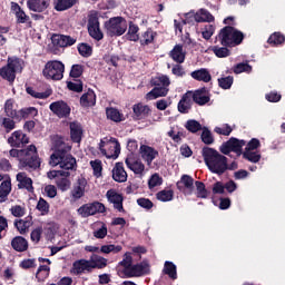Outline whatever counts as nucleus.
Listing matches in <instances>:
<instances>
[{
    "mask_svg": "<svg viewBox=\"0 0 285 285\" xmlns=\"http://www.w3.org/2000/svg\"><path fill=\"white\" fill-rule=\"evenodd\" d=\"M126 37L129 41H137L139 39V27L132 22L129 23V29Z\"/></svg>",
    "mask_w": 285,
    "mask_h": 285,
    "instance_id": "nucleus-43",
    "label": "nucleus"
},
{
    "mask_svg": "<svg viewBox=\"0 0 285 285\" xmlns=\"http://www.w3.org/2000/svg\"><path fill=\"white\" fill-rule=\"evenodd\" d=\"M119 266H122L124 271H127V268H130L132 265V256L130 253H125L122 261H120Z\"/></svg>",
    "mask_w": 285,
    "mask_h": 285,
    "instance_id": "nucleus-61",
    "label": "nucleus"
},
{
    "mask_svg": "<svg viewBox=\"0 0 285 285\" xmlns=\"http://www.w3.org/2000/svg\"><path fill=\"white\" fill-rule=\"evenodd\" d=\"M29 141L28 136L21 131H14L11 137L8 138V144H10L12 148H21V146H26Z\"/></svg>",
    "mask_w": 285,
    "mask_h": 285,
    "instance_id": "nucleus-22",
    "label": "nucleus"
},
{
    "mask_svg": "<svg viewBox=\"0 0 285 285\" xmlns=\"http://www.w3.org/2000/svg\"><path fill=\"white\" fill-rule=\"evenodd\" d=\"M50 0H28L27 7L31 12H43L48 10Z\"/></svg>",
    "mask_w": 285,
    "mask_h": 285,
    "instance_id": "nucleus-27",
    "label": "nucleus"
},
{
    "mask_svg": "<svg viewBox=\"0 0 285 285\" xmlns=\"http://www.w3.org/2000/svg\"><path fill=\"white\" fill-rule=\"evenodd\" d=\"M161 184H164V179L159 176V174L151 175L148 180L150 190H153V188H157V186H161Z\"/></svg>",
    "mask_w": 285,
    "mask_h": 285,
    "instance_id": "nucleus-57",
    "label": "nucleus"
},
{
    "mask_svg": "<svg viewBox=\"0 0 285 285\" xmlns=\"http://www.w3.org/2000/svg\"><path fill=\"white\" fill-rule=\"evenodd\" d=\"M122 249L124 247H121V245H102L100 247V253H104L105 255H110V253H114L116 255L117 253H121Z\"/></svg>",
    "mask_w": 285,
    "mask_h": 285,
    "instance_id": "nucleus-45",
    "label": "nucleus"
},
{
    "mask_svg": "<svg viewBox=\"0 0 285 285\" xmlns=\"http://www.w3.org/2000/svg\"><path fill=\"white\" fill-rule=\"evenodd\" d=\"M88 32L89 36L96 41H101L104 39V32L99 28V18L97 16H90L88 20Z\"/></svg>",
    "mask_w": 285,
    "mask_h": 285,
    "instance_id": "nucleus-15",
    "label": "nucleus"
},
{
    "mask_svg": "<svg viewBox=\"0 0 285 285\" xmlns=\"http://www.w3.org/2000/svg\"><path fill=\"white\" fill-rule=\"evenodd\" d=\"M86 186H88V181L86 180V178H78L76 185H73V188L70 193L73 202L81 199V197L86 195Z\"/></svg>",
    "mask_w": 285,
    "mask_h": 285,
    "instance_id": "nucleus-20",
    "label": "nucleus"
},
{
    "mask_svg": "<svg viewBox=\"0 0 285 285\" xmlns=\"http://www.w3.org/2000/svg\"><path fill=\"white\" fill-rule=\"evenodd\" d=\"M154 89H151L147 95V99L153 101V99H159V97H166L168 95V86H170V78L168 76H158L150 81Z\"/></svg>",
    "mask_w": 285,
    "mask_h": 285,
    "instance_id": "nucleus-5",
    "label": "nucleus"
},
{
    "mask_svg": "<svg viewBox=\"0 0 285 285\" xmlns=\"http://www.w3.org/2000/svg\"><path fill=\"white\" fill-rule=\"evenodd\" d=\"M139 150L140 157L146 161L147 166H150L159 157V151L148 145H141Z\"/></svg>",
    "mask_w": 285,
    "mask_h": 285,
    "instance_id": "nucleus-18",
    "label": "nucleus"
},
{
    "mask_svg": "<svg viewBox=\"0 0 285 285\" xmlns=\"http://www.w3.org/2000/svg\"><path fill=\"white\" fill-rule=\"evenodd\" d=\"M185 128L186 130H188V132H193V134L199 132V130H204V128L202 127V124H199V121L195 119L187 120Z\"/></svg>",
    "mask_w": 285,
    "mask_h": 285,
    "instance_id": "nucleus-44",
    "label": "nucleus"
},
{
    "mask_svg": "<svg viewBox=\"0 0 285 285\" xmlns=\"http://www.w3.org/2000/svg\"><path fill=\"white\" fill-rule=\"evenodd\" d=\"M163 273H165V275H168L170 279H177V266L173 262H165Z\"/></svg>",
    "mask_w": 285,
    "mask_h": 285,
    "instance_id": "nucleus-40",
    "label": "nucleus"
},
{
    "mask_svg": "<svg viewBox=\"0 0 285 285\" xmlns=\"http://www.w3.org/2000/svg\"><path fill=\"white\" fill-rule=\"evenodd\" d=\"M47 177L49 179H56V185L62 193H66V190L70 189V171H63V170H51L47 173Z\"/></svg>",
    "mask_w": 285,
    "mask_h": 285,
    "instance_id": "nucleus-10",
    "label": "nucleus"
},
{
    "mask_svg": "<svg viewBox=\"0 0 285 285\" xmlns=\"http://www.w3.org/2000/svg\"><path fill=\"white\" fill-rule=\"evenodd\" d=\"M200 139L207 146H210L212 144H215V138H213V132H210L207 127L203 128Z\"/></svg>",
    "mask_w": 285,
    "mask_h": 285,
    "instance_id": "nucleus-53",
    "label": "nucleus"
},
{
    "mask_svg": "<svg viewBox=\"0 0 285 285\" xmlns=\"http://www.w3.org/2000/svg\"><path fill=\"white\" fill-rule=\"evenodd\" d=\"M204 161L214 175H224L228 170V158L210 147L203 148Z\"/></svg>",
    "mask_w": 285,
    "mask_h": 285,
    "instance_id": "nucleus-3",
    "label": "nucleus"
},
{
    "mask_svg": "<svg viewBox=\"0 0 285 285\" xmlns=\"http://www.w3.org/2000/svg\"><path fill=\"white\" fill-rule=\"evenodd\" d=\"M105 28L109 37H121L128 30V23L126 19L121 17H115L105 22Z\"/></svg>",
    "mask_w": 285,
    "mask_h": 285,
    "instance_id": "nucleus-9",
    "label": "nucleus"
},
{
    "mask_svg": "<svg viewBox=\"0 0 285 285\" xmlns=\"http://www.w3.org/2000/svg\"><path fill=\"white\" fill-rule=\"evenodd\" d=\"M235 75H242V72H253V67L248 62H240L234 66Z\"/></svg>",
    "mask_w": 285,
    "mask_h": 285,
    "instance_id": "nucleus-52",
    "label": "nucleus"
},
{
    "mask_svg": "<svg viewBox=\"0 0 285 285\" xmlns=\"http://www.w3.org/2000/svg\"><path fill=\"white\" fill-rule=\"evenodd\" d=\"M190 77L196 81H204V83H208L213 79V76H210V71L204 68L193 71L190 73Z\"/></svg>",
    "mask_w": 285,
    "mask_h": 285,
    "instance_id": "nucleus-32",
    "label": "nucleus"
},
{
    "mask_svg": "<svg viewBox=\"0 0 285 285\" xmlns=\"http://www.w3.org/2000/svg\"><path fill=\"white\" fill-rule=\"evenodd\" d=\"M97 104V95L92 89H89L86 94H83L80 98V106L83 108H88L90 106H95Z\"/></svg>",
    "mask_w": 285,
    "mask_h": 285,
    "instance_id": "nucleus-33",
    "label": "nucleus"
},
{
    "mask_svg": "<svg viewBox=\"0 0 285 285\" xmlns=\"http://www.w3.org/2000/svg\"><path fill=\"white\" fill-rule=\"evenodd\" d=\"M285 41V38L283 35L281 33H273L269 38H268V43H271L272 46H279Z\"/></svg>",
    "mask_w": 285,
    "mask_h": 285,
    "instance_id": "nucleus-60",
    "label": "nucleus"
},
{
    "mask_svg": "<svg viewBox=\"0 0 285 285\" xmlns=\"http://www.w3.org/2000/svg\"><path fill=\"white\" fill-rule=\"evenodd\" d=\"M90 166L94 170V175L95 177H101V170H102V167H101V160H91L90 161Z\"/></svg>",
    "mask_w": 285,
    "mask_h": 285,
    "instance_id": "nucleus-63",
    "label": "nucleus"
},
{
    "mask_svg": "<svg viewBox=\"0 0 285 285\" xmlns=\"http://www.w3.org/2000/svg\"><path fill=\"white\" fill-rule=\"evenodd\" d=\"M63 72H66V66L59 60L48 61L42 70L43 77L51 81H61Z\"/></svg>",
    "mask_w": 285,
    "mask_h": 285,
    "instance_id": "nucleus-6",
    "label": "nucleus"
},
{
    "mask_svg": "<svg viewBox=\"0 0 285 285\" xmlns=\"http://www.w3.org/2000/svg\"><path fill=\"white\" fill-rule=\"evenodd\" d=\"M202 35H203V38H205L206 40L210 39V37H213V35H215V26L206 24L203 28Z\"/></svg>",
    "mask_w": 285,
    "mask_h": 285,
    "instance_id": "nucleus-64",
    "label": "nucleus"
},
{
    "mask_svg": "<svg viewBox=\"0 0 285 285\" xmlns=\"http://www.w3.org/2000/svg\"><path fill=\"white\" fill-rule=\"evenodd\" d=\"M243 157L252 164H258V161L262 159V154L259 151L245 150L243 153Z\"/></svg>",
    "mask_w": 285,
    "mask_h": 285,
    "instance_id": "nucleus-42",
    "label": "nucleus"
},
{
    "mask_svg": "<svg viewBox=\"0 0 285 285\" xmlns=\"http://www.w3.org/2000/svg\"><path fill=\"white\" fill-rule=\"evenodd\" d=\"M212 50L214 55H216V57H218L219 59L230 57V50L226 47L214 46Z\"/></svg>",
    "mask_w": 285,
    "mask_h": 285,
    "instance_id": "nucleus-47",
    "label": "nucleus"
},
{
    "mask_svg": "<svg viewBox=\"0 0 285 285\" xmlns=\"http://www.w3.org/2000/svg\"><path fill=\"white\" fill-rule=\"evenodd\" d=\"M0 126L4 128L6 132H12L17 128V124L11 118H0Z\"/></svg>",
    "mask_w": 285,
    "mask_h": 285,
    "instance_id": "nucleus-46",
    "label": "nucleus"
},
{
    "mask_svg": "<svg viewBox=\"0 0 285 285\" xmlns=\"http://www.w3.org/2000/svg\"><path fill=\"white\" fill-rule=\"evenodd\" d=\"M78 52L81 57H91L92 56V47L86 42H81L78 45Z\"/></svg>",
    "mask_w": 285,
    "mask_h": 285,
    "instance_id": "nucleus-48",
    "label": "nucleus"
},
{
    "mask_svg": "<svg viewBox=\"0 0 285 285\" xmlns=\"http://www.w3.org/2000/svg\"><path fill=\"white\" fill-rule=\"evenodd\" d=\"M81 75H83V66L73 65L70 70V77H72L73 79H79Z\"/></svg>",
    "mask_w": 285,
    "mask_h": 285,
    "instance_id": "nucleus-62",
    "label": "nucleus"
},
{
    "mask_svg": "<svg viewBox=\"0 0 285 285\" xmlns=\"http://www.w3.org/2000/svg\"><path fill=\"white\" fill-rule=\"evenodd\" d=\"M191 99L194 104L198 106H206L210 101V95H208V90L206 88L198 89L196 91H191Z\"/></svg>",
    "mask_w": 285,
    "mask_h": 285,
    "instance_id": "nucleus-23",
    "label": "nucleus"
},
{
    "mask_svg": "<svg viewBox=\"0 0 285 285\" xmlns=\"http://www.w3.org/2000/svg\"><path fill=\"white\" fill-rule=\"evenodd\" d=\"M92 263L89 259H79L73 263L75 275H82V273H92Z\"/></svg>",
    "mask_w": 285,
    "mask_h": 285,
    "instance_id": "nucleus-24",
    "label": "nucleus"
},
{
    "mask_svg": "<svg viewBox=\"0 0 285 285\" xmlns=\"http://www.w3.org/2000/svg\"><path fill=\"white\" fill-rule=\"evenodd\" d=\"M77 213L82 217H90L91 215H97V213H106V206L99 202L85 204L78 208Z\"/></svg>",
    "mask_w": 285,
    "mask_h": 285,
    "instance_id": "nucleus-12",
    "label": "nucleus"
},
{
    "mask_svg": "<svg viewBox=\"0 0 285 285\" xmlns=\"http://www.w3.org/2000/svg\"><path fill=\"white\" fill-rule=\"evenodd\" d=\"M173 190H160L156 194V199H158V202H173Z\"/></svg>",
    "mask_w": 285,
    "mask_h": 285,
    "instance_id": "nucleus-51",
    "label": "nucleus"
},
{
    "mask_svg": "<svg viewBox=\"0 0 285 285\" xmlns=\"http://www.w3.org/2000/svg\"><path fill=\"white\" fill-rule=\"evenodd\" d=\"M23 70V61L19 58H9L7 66L0 69V77L10 83L17 79V72Z\"/></svg>",
    "mask_w": 285,
    "mask_h": 285,
    "instance_id": "nucleus-7",
    "label": "nucleus"
},
{
    "mask_svg": "<svg viewBox=\"0 0 285 285\" xmlns=\"http://www.w3.org/2000/svg\"><path fill=\"white\" fill-rule=\"evenodd\" d=\"M11 157H17L19 160V168H24V170H37L40 168L41 160L39 159V154L37 153V147L30 145L24 149H11L9 151Z\"/></svg>",
    "mask_w": 285,
    "mask_h": 285,
    "instance_id": "nucleus-2",
    "label": "nucleus"
},
{
    "mask_svg": "<svg viewBox=\"0 0 285 285\" xmlns=\"http://www.w3.org/2000/svg\"><path fill=\"white\" fill-rule=\"evenodd\" d=\"M14 101L12 99H8L4 104V112L7 117L14 118L17 117V110H13Z\"/></svg>",
    "mask_w": 285,
    "mask_h": 285,
    "instance_id": "nucleus-55",
    "label": "nucleus"
},
{
    "mask_svg": "<svg viewBox=\"0 0 285 285\" xmlns=\"http://www.w3.org/2000/svg\"><path fill=\"white\" fill-rule=\"evenodd\" d=\"M18 188H24L28 193H35V187L32 186V178L28 177L26 173H18L16 176Z\"/></svg>",
    "mask_w": 285,
    "mask_h": 285,
    "instance_id": "nucleus-26",
    "label": "nucleus"
},
{
    "mask_svg": "<svg viewBox=\"0 0 285 285\" xmlns=\"http://www.w3.org/2000/svg\"><path fill=\"white\" fill-rule=\"evenodd\" d=\"M155 41V32L153 30H147L140 38L141 46H149Z\"/></svg>",
    "mask_w": 285,
    "mask_h": 285,
    "instance_id": "nucleus-56",
    "label": "nucleus"
},
{
    "mask_svg": "<svg viewBox=\"0 0 285 285\" xmlns=\"http://www.w3.org/2000/svg\"><path fill=\"white\" fill-rule=\"evenodd\" d=\"M53 154L50 156V166H59L63 173H69V170L77 168V159L69 154L72 147L63 142V140L57 139L53 142Z\"/></svg>",
    "mask_w": 285,
    "mask_h": 285,
    "instance_id": "nucleus-1",
    "label": "nucleus"
},
{
    "mask_svg": "<svg viewBox=\"0 0 285 285\" xmlns=\"http://www.w3.org/2000/svg\"><path fill=\"white\" fill-rule=\"evenodd\" d=\"M69 128L71 140L75 141V144H80L81 137H83V127L81 126V122L72 121L69 124Z\"/></svg>",
    "mask_w": 285,
    "mask_h": 285,
    "instance_id": "nucleus-25",
    "label": "nucleus"
},
{
    "mask_svg": "<svg viewBox=\"0 0 285 285\" xmlns=\"http://www.w3.org/2000/svg\"><path fill=\"white\" fill-rule=\"evenodd\" d=\"M218 39L222 46L235 48V46H239L244 41V33L234 27L227 26L220 30Z\"/></svg>",
    "mask_w": 285,
    "mask_h": 285,
    "instance_id": "nucleus-4",
    "label": "nucleus"
},
{
    "mask_svg": "<svg viewBox=\"0 0 285 285\" xmlns=\"http://www.w3.org/2000/svg\"><path fill=\"white\" fill-rule=\"evenodd\" d=\"M11 10L14 12L18 23H28L30 16L26 14V11L21 9V6L17 2H11Z\"/></svg>",
    "mask_w": 285,
    "mask_h": 285,
    "instance_id": "nucleus-30",
    "label": "nucleus"
},
{
    "mask_svg": "<svg viewBox=\"0 0 285 285\" xmlns=\"http://www.w3.org/2000/svg\"><path fill=\"white\" fill-rule=\"evenodd\" d=\"M195 21L198 23L207 22L210 23V21H215V17L212 16L210 11L206 9H200L196 14L194 16Z\"/></svg>",
    "mask_w": 285,
    "mask_h": 285,
    "instance_id": "nucleus-35",
    "label": "nucleus"
},
{
    "mask_svg": "<svg viewBox=\"0 0 285 285\" xmlns=\"http://www.w3.org/2000/svg\"><path fill=\"white\" fill-rule=\"evenodd\" d=\"M106 195L108 202L114 204V208H116L118 213H124V197L121 194H117V191L109 189Z\"/></svg>",
    "mask_w": 285,
    "mask_h": 285,
    "instance_id": "nucleus-21",
    "label": "nucleus"
},
{
    "mask_svg": "<svg viewBox=\"0 0 285 285\" xmlns=\"http://www.w3.org/2000/svg\"><path fill=\"white\" fill-rule=\"evenodd\" d=\"M11 246L18 253H23V250H28V240L21 236H18L12 239Z\"/></svg>",
    "mask_w": 285,
    "mask_h": 285,
    "instance_id": "nucleus-37",
    "label": "nucleus"
},
{
    "mask_svg": "<svg viewBox=\"0 0 285 285\" xmlns=\"http://www.w3.org/2000/svg\"><path fill=\"white\" fill-rule=\"evenodd\" d=\"M135 119H146L150 115V107L141 104L134 105L132 107Z\"/></svg>",
    "mask_w": 285,
    "mask_h": 285,
    "instance_id": "nucleus-34",
    "label": "nucleus"
},
{
    "mask_svg": "<svg viewBox=\"0 0 285 285\" xmlns=\"http://www.w3.org/2000/svg\"><path fill=\"white\" fill-rule=\"evenodd\" d=\"M49 276L50 267L48 265H40L36 273V279H38V282H46Z\"/></svg>",
    "mask_w": 285,
    "mask_h": 285,
    "instance_id": "nucleus-41",
    "label": "nucleus"
},
{
    "mask_svg": "<svg viewBox=\"0 0 285 285\" xmlns=\"http://www.w3.org/2000/svg\"><path fill=\"white\" fill-rule=\"evenodd\" d=\"M149 268L150 265L148 262L144 261L136 265H131L127 269H122V273L126 275V277H141V275H146V273H148Z\"/></svg>",
    "mask_w": 285,
    "mask_h": 285,
    "instance_id": "nucleus-13",
    "label": "nucleus"
},
{
    "mask_svg": "<svg viewBox=\"0 0 285 285\" xmlns=\"http://www.w3.org/2000/svg\"><path fill=\"white\" fill-rule=\"evenodd\" d=\"M125 163H126V166L129 168V170H132L135 175H144V170H146V166L144 165V163L139 160V158L135 156V154L128 155Z\"/></svg>",
    "mask_w": 285,
    "mask_h": 285,
    "instance_id": "nucleus-16",
    "label": "nucleus"
},
{
    "mask_svg": "<svg viewBox=\"0 0 285 285\" xmlns=\"http://www.w3.org/2000/svg\"><path fill=\"white\" fill-rule=\"evenodd\" d=\"M91 262V268H106L108 266V259L104 258L102 256H99L97 254H92L90 259Z\"/></svg>",
    "mask_w": 285,
    "mask_h": 285,
    "instance_id": "nucleus-39",
    "label": "nucleus"
},
{
    "mask_svg": "<svg viewBox=\"0 0 285 285\" xmlns=\"http://www.w3.org/2000/svg\"><path fill=\"white\" fill-rule=\"evenodd\" d=\"M51 42L56 48H69L70 46H75L77 43V38H72L66 35H52Z\"/></svg>",
    "mask_w": 285,
    "mask_h": 285,
    "instance_id": "nucleus-17",
    "label": "nucleus"
},
{
    "mask_svg": "<svg viewBox=\"0 0 285 285\" xmlns=\"http://www.w3.org/2000/svg\"><path fill=\"white\" fill-rule=\"evenodd\" d=\"M233 81L234 79L232 76L223 77L218 79V86L223 88V90H230Z\"/></svg>",
    "mask_w": 285,
    "mask_h": 285,
    "instance_id": "nucleus-54",
    "label": "nucleus"
},
{
    "mask_svg": "<svg viewBox=\"0 0 285 285\" xmlns=\"http://www.w3.org/2000/svg\"><path fill=\"white\" fill-rule=\"evenodd\" d=\"M49 109L51 112H53V115H56V117H59V119H66L70 117V106H68V104L63 100L52 102L49 106Z\"/></svg>",
    "mask_w": 285,
    "mask_h": 285,
    "instance_id": "nucleus-14",
    "label": "nucleus"
},
{
    "mask_svg": "<svg viewBox=\"0 0 285 285\" xmlns=\"http://www.w3.org/2000/svg\"><path fill=\"white\" fill-rule=\"evenodd\" d=\"M37 210H39L41 215H48V213H50V204H48L46 199L40 198L37 204Z\"/></svg>",
    "mask_w": 285,
    "mask_h": 285,
    "instance_id": "nucleus-59",
    "label": "nucleus"
},
{
    "mask_svg": "<svg viewBox=\"0 0 285 285\" xmlns=\"http://www.w3.org/2000/svg\"><path fill=\"white\" fill-rule=\"evenodd\" d=\"M12 190V183L10 180H4L0 185V204L8 200V195Z\"/></svg>",
    "mask_w": 285,
    "mask_h": 285,
    "instance_id": "nucleus-36",
    "label": "nucleus"
},
{
    "mask_svg": "<svg viewBox=\"0 0 285 285\" xmlns=\"http://www.w3.org/2000/svg\"><path fill=\"white\" fill-rule=\"evenodd\" d=\"M246 146V140H239L237 138H230L228 141L224 142L219 150L223 155H230V153H236V155H242V148Z\"/></svg>",
    "mask_w": 285,
    "mask_h": 285,
    "instance_id": "nucleus-11",
    "label": "nucleus"
},
{
    "mask_svg": "<svg viewBox=\"0 0 285 285\" xmlns=\"http://www.w3.org/2000/svg\"><path fill=\"white\" fill-rule=\"evenodd\" d=\"M169 57L176 63H184L186 61V52H184V47L181 45H176L173 50L169 52Z\"/></svg>",
    "mask_w": 285,
    "mask_h": 285,
    "instance_id": "nucleus-31",
    "label": "nucleus"
},
{
    "mask_svg": "<svg viewBox=\"0 0 285 285\" xmlns=\"http://www.w3.org/2000/svg\"><path fill=\"white\" fill-rule=\"evenodd\" d=\"M14 226L17 227V230H19V233L23 235L28 233V229L30 228L31 223L30 220L20 219L14 222Z\"/></svg>",
    "mask_w": 285,
    "mask_h": 285,
    "instance_id": "nucleus-50",
    "label": "nucleus"
},
{
    "mask_svg": "<svg viewBox=\"0 0 285 285\" xmlns=\"http://www.w3.org/2000/svg\"><path fill=\"white\" fill-rule=\"evenodd\" d=\"M27 94L30 95L31 97H35V99H48V97L52 95L50 91L39 92L35 90L32 87L27 88Z\"/></svg>",
    "mask_w": 285,
    "mask_h": 285,
    "instance_id": "nucleus-49",
    "label": "nucleus"
},
{
    "mask_svg": "<svg viewBox=\"0 0 285 285\" xmlns=\"http://www.w3.org/2000/svg\"><path fill=\"white\" fill-rule=\"evenodd\" d=\"M177 108L181 115H188L190 112V108H193V91H187L183 95Z\"/></svg>",
    "mask_w": 285,
    "mask_h": 285,
    "instance_id": "nucleus-19",
    "label": "nucleus"
},
{
    "mask_svg": "<svg viewBox=\"0 0 285 285\" xmlns=\"http://www.w3.org/2000/svg\"><path fill=\"white\" fill-rule=\"evenodd\" d=\"M196 190H197V197L200 199H206L208 197V190L206 189V185L202 181H196Z\"/></svg>",
    "mask_w": 285,
    "mask_h": 285,
    "instance_id": "nucleus-58",
    "label": "nucleus"
},
{
    "mask_svg": "<svg viewBox=\"0 0 285 285\" xmlns=\"http://www.w3.org/2000/svg\"><path fill=\"white\" fill-rule=\"evenodd\" d=\"M99 150L107 159H117L121 153V145L115 138H104L99 142Z\"/></svg>",
    "mask_w": 285,
    "mask_h": 285,
    "instance_id": "nucleus-8",
    "label": "nucleus"
},
{
    "mask_svg": "<svg viewBox=\"0 0 285 285\" xmlns=\"http://www.w3.org/2000/svg\"><path fill=\"white\" fill-rule=\"evenodd\" d=\"M106 115L107 119H110V121H115V124H121V121L126 120L124 112H121L119 109L115 107H108L106 109Z\"/></svg>",
    "mask_w": 285,
    "mask_h": 285,
    "instance_id": "nucleus-29",
    "label": "nucleus"
},
{
    "mask_svg": "<svg viewBox=\"0 0 285 285\" xmlns=\"http://www.w3.org/2000/svg\"><path fill=\"white\" fill-rule=\"evenodd\" d=\"M75 3H77V0H55L53 6L57 12H63L65 10H70Z\"/></svg>",
    "mask_w": 285,
    "mask_h": 285,
    "instance_id": "nucleus-38",
    "label": "nucleus"
},
{
    "mask_svg": "<svg viewBox=\"0 0 285 285\" xmlns=\"http://www.w3.org/2000/svg\"><path fill=\"white\" fill-rule=\"evenodd\" d=\"M112 179L118 181L119 184H124V181L128 180V174L126 169H124L122 163H117L112 169Z\"/></svg>",
    "mask_w": 285,
    "mask_h": 285,
    "instance_id": "nucleus-28",
    "label": "nucleus"
}]
</instances>
